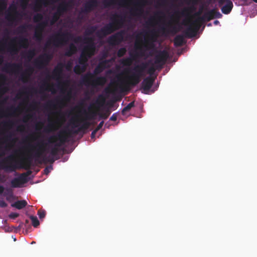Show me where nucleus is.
Segmentation results:
<instances>
[{
    "label": "nucleus",
    "mask_w": 257,
    "mask_h": 257,
    "mask_svg": "<svg viewBox=\"0 0 257 257\" xmlns=\"http://www.w3.org/2000/svg\"><path fill=\"white\" fill-rule=\"evenodd\" d=\"M46 145L47 144L42 141L38 142L36 145L28 144L27 148L30 149L31 151H35V152L33 155L30 154L27 158L21 161L22 166L21 167L26 170L30 169L32 164L33 158H35V161L40 164H41L42 162H49L53 163L55 161L53 158L48 160L45 156H43V154L46 150L45 147Z\"/></svg>",
    "instance_id": "f257e3e1"
},
{
    "label": "nucleus",
    "mask_w": 257,
    "mask_h": 257,
    "mask_svg": "<svg viewBox=\"0 0 257 257\" xmlns=\"http://www.w3.org/2000/svg\"><path fill=\"white\" fill-rule=\"evenodd\" d=\"M222 17V14L216 9L208 11L202 17H199L194 21L191 25L186 28L184 32L185 36L189 38L194 37L200 29L202 23L208 22L213 19H220Z\"/></svg>",
    "instance_id": "f03ea898"
},
{
    "label": "nucleus",
    "mask_w": 257,
    "mask_h": 257,
    "mask_svg": "<svg viewBox=\"0 0 257 257\" xmlns=\"http://www.w3.org/2000/svg\"><path fill=\"white\" fill-rule=\"evenodd\" d=\"M70 40H73L75 43H80L82 40L81 36L74 37L73 35L69 32L59 31L51 37L46 42L45 46L48 48L52 44L55 47H59L66 45Z\"/></svg>",
    "instance_id": "7ed1b4c3"
},
{
    "label": "nucleus",
    "mask_w": 257,
    "mask_h": 257,
    "mask_svg": "<svg viewBox=\"0 0 257 257\" xmlns=\"http://www.w3.org/2000/svg\"><path fill=\"white\" fill-rule=\"evenodd\" d=\"M111 22L105 25L100 30L96 32V34L97 37H104L122 28L125 22V18L121 15L115 14L111 17Z\"/></svg>",
    "instance_id": "20e7f679"
},
{
    "label": "nucleus",
    "mask_w": 257,
    "mask_h": 257,
    "mask_svg": "<svg viewBox=\"0 0 257 257\" xmlns=\"http://www.w3.org/2000/svg\"><path fill=\"white\" fill-rule=\"evenodd\" d=\"M148 67L147 63L142 62L140 64L136 65L132 68H127L125 72L130 73L129 84L132 86H136L141 81L142 77L144 75V72Z\"/></svg>",
    "instance_id": "39448f33"
},
{
    "label": "nucleus",
    "mask_w": 257,
    "mask_h": 257,
    "mask_svg": "<svg viewBox=\"0 0 257 257\" xmlns=\"http://www.w3.org/2000/svg\"><path fill=\"white\" fill-rule=\"evenodd\" d=\"M84 42L87 45L82 50L78 59V63L80 65L87 66V61L89 58L95 54V46L92 38L86 37L84 39Z\"/></svg>",
    "instance_id": "423d86ee"
},
{
    "label": "nucleus",
    "mask_w": 257,
    "mask_h": 257,
    "mask_svg": "<svg viewBox=\"0 0 257 257\" xmlns=\"http://www.w3.org/2000/svg\"><path fill=\"white\" fill-rule=\"evenodd\" d=\"M107 79L104 76L95 77V74L89 72L83 76L81 79V83L86 86H91L96 87L97 86H102L105 85Z\"/></svg>",
    "instance_id": "0eeeda50"
},
{
    "label": "nucleus",
    "mask_w": 257,
    "mask_h": 257,
    "mask_svg": "<svg viewBox=\"0 0 257 257\" xmlns=\"http://www.w3.org/2000/svg\"><path fill=\"white\" fill-rule=\"evenodd\" d=\"M72 134V130H63L57 135L50 137L48 140V143L50 144L57 143V146H62L68 141V139L70 138Z\"/></svg>",
    "instance_id": "6e6552de"
},
{
    "label": "nucleus",
    "mask_w": 257,
    "mask_h": 257,
    "mask_svg": "<svg viewBox=\"0 0 257 257\" xmlns=\"http://www.w3.org/2000/svg\"><path fill=\"white\" fill-rule=\"evenodd\" d=\"M16 43L21 48H27L29 46L28 39L24 37H20L19 38H14L11 40L10 46L8 50L12 54H16L19 51V49L17 47L16 45L14 44Z\"/></svg>",
    "instance_id": "1a4fd4ad"
},
{
    "label": "nucleus",
    "mask_w": 257,
    "mask_h": 257,
    "mask_svg": "<svg viewBox=\"0 0 257 257\" xmlns=\"http://www.w3.org/2000/svg\"><path fill=\"white\" fill-rule=\"evenodd\" d=\"M135 49L139 51H135L134 53H130V57L122 59L121 63L123 66H130L131 65L133 60L145 56V51L142 46H139L137 43H136Z\"/></svg>",
    "instance_id": "9d476101"
},
{
    "label": "nucleus",
    "mask_w": 257,
    "mask_h": 257,
    "mask_svg": "<svg viewBox=\"0 0 257 257\" xmlns=\"http://www.w3.org/2000/svg\"><path fill=\"white\" fill-rule=\"evenodd\" d=\"M188 4H191V6L184 8L182 11L180 13L179 12H175L176 15L180 14L183 17H189L187 20V21L190 23V26L193 21H191L190 18L191 14L196 10L195 5L198 3V0H187Z\"/></svg>",
    "instance_id": "9b49d317"
},
{
    "label": "nucleus",
    "mask_w": 257,
    "mask_h": 257,
    "mask_svg": "<svg viewBox=\"0 0 257 257\" xmlns=\"http://www.w3.org/2000/svg\"><path fill=\"white\" fill-rule=\"evenodd\" d=\"M70 123L73 127H77L80 126L77 130L74 132V134L87 130L90 125V123L84 119H80L79 117L73 118L70 120Z\"/></svg>",
    "instance_id": "f8f14e48"
},
{
    "label": "nucleus",
    "mask_w": 257,
    "mask_h": 257,
    "mask_svg": "<svg viewBox=\"0 0 257 257\" xmlns=\"http://www.w3.org/2000/svg\"><path fill=\"white\" fill-rule=\"evenodd\" d=\"M14 157L12 155L7 157L0 163L1 168L6 171L13 172L17 169V165L14 163Z\"/></svg>",
    "instance_id": "ddd939ff"
},
{
    "label": "nucleus",
    "mask_w": 257,
    "mask_h": 257,
    "mask_svg": "<svg viewBox=\"0 0 257 257\" xmlns=\"http://www.w3.org/2000/svg\"><path fill=\"white\" fill-rule=\"evenodd\" d=\"M71 96V91L69 90L67 92V94L63 97L62 99L57 98L54 100H51L47 102L46 107L48 108L55 109L57 106H62L64 104V101H67L69 100Z\"/></svg>",
    "instance_id": "4468645a"
},
{
    "label": "nucleus",
    "mask_w": 257,
    "mask_h": 257,
    "mask_svg": "<svg viewBox=\"0 0 257 257\" xmlns=\"http://www.w3.org/2000/svg\"><path fill=\"white\" fill-rule=\"evenodd\" d=\"M147 0H138L133 8L130 10V14L133 17H140L144 13L143 8L147 4Z\"/></svg>",
    "instance_id": "2eb2a0df"
},
{
    "label": "nucleus",
    "mask_w": 257,
    "mask_h": 257,
    "mask_svg": "<svg viewBox=\"0 0 257 257\" xmlns=\"http://www.w3.org/2000/svg\"><path fill=\"white\" fill-rule=\"evenodd\" d=\"M32 171L28 170L26 173L21 174L19 177L15 178L11 181V185L13 187H20V185L27 183L28 181V177L31 175Z\"/></svg>",
    "instance_id": "dca6fc26"
},
{
    "label": "nucleus",
    "mask_w": 257,
    "mask_h": 257,
    "mask_svg": "<svg viewBox=\"0 0 257 257\" xmlns=\"http://www.w3.org/2000/svg\"><path fill=\"white\" fill-rule=\"evenodd\" d=\"M124 34L125 32L123 30L116 33L108 38V43L113 46L119 45L123 41Z\"/></svg>",
    "instance_id": "f3484780"
},
{
    "label": "nucleus",
    "mask_w": 257,
    "mask_h": 257,
    "mask_svg": "<svg viewBox=\"0 0 257 257\" xmlns=\"http://www.w3.org/2000/svg\"><path fill=\"white\" fill-rule=\"evenodd\" d=\"M13 12V14L8 13L6 16V20L11 24L17 22L22 17V15L17 10V7L15 5H11L9 8Z\"/></svg>",
    "instance_id": "a211bd4d"
},
{
    "label": "nucleus",
    "mask_w": 257,
    "mask_h": 257,
    "mask_svg": "<svg viewBox=\"0 0 257 257\" xmlns=\"http://www.w3.org/2000/svg\"><path fill=\"white\" fill-rule=\"evenodd\" d=\"M169 57V54L167 50L160 51L155 56V63L160 65L162 67L166 63Z\"/></svg>",
    "instance_id": "6ab92c4d"
},
{
    "label": "nucleus",
    "mask_w": 257,
    "mask_h": 257,
    "mask_svg": "<svg viewBox=\"0 0 257 257\" xmlns=\"http://www.w3.org/2000/svg\"><path fill=\"white\" fill-rule=\"evenodd\" d=\"M47 21L38 23L36 26L34 33V38L38 41H41L43 39V33L45 28L47 26Z\"/></svg>",
    "instance_id": "aec40b11"
},
{
    "label": "nucleus",
    "mask_w": 257,
    "mask_h": 257,
    "mask_svg": "<svg viewBox=\"0 0 257 257\" xmlns=\"http://www.w3.org/2000/svg\"><path fill=\"white\" fill-rule=\"evenodd\" d=\"M179 31L175 25H173L170 22L167 24V27L162 26L160 31L163 36H167L169 34H175Z\"/></svg>",
    "instance_id": "412c9836"
},
{
    "label": "nucleus",
    "mask_w": 257,
    "mask_h": 257,
    "mask_svg": "<svg viewBox=\"0 0 257 257\" xmlns=\"http://www.w3.org/2000/svg\"><path fill=\"white\" fill-rule=\"evenodd\" d=\"M218 2L219 6L222 7L221 10L222 13L227 15L230 13L233 7L230 0H218Z\"/></svg>",
    "instance_id": "4be33fe9"
},
{
    "label": "nucleus",
    "mask_w": 257,
    "mask_h": 257,
    "mask_svg": "<svg viewBox=\"0 0 257 257\" xmlns=\"http://www.w3.org/2000/svg\"><path fill=\"white\" fill-rule=\"evenodd\" d=\"M158 37L156 31L152 30L150 31V35L148 40L146 41L144 47L146 50L153 49L155 47L154 43L156 41Z\"/></svg>",
    "instance_id": "5701e85b"
},
{
    "label": "nucleus",
    "mask_w": 257,
    "mask_h": 257,
    "mask_svg": "<svg viewBox=\"0 0 257 257\" xmlns=\"http://www.w3.org/2000/svg\"><path fill=\"white\" fill-rule=\"evenodd\" d=\"M22 70V66L19 64L8 63L5 65L3 68V71L9 73L10 72L14 73H18Z\"/></svg>",
    "instance_id": "b1692460"
},
{
    "label": "nucleus",
    "mask_w": 257,
    "mask_h": 257,
    "mask_svg": "<svg viewBox=\"0 0 257 257\" xmlns=\"http://www.w3.org/2000/svg\"><path fill=\"white\" fill-rule=\"evenodd\" d=\"M110 60H104L100 61L93 71V74L98 75L102 72L106 68L109 67V63Z\"/></svg>",
    "instance_id": "393cba45"
},
{
    "label": "nucleus",
    "mask_w": 257,
    "mask_h": 257,
    "mask_svg": "<svg viewBox=\"0 0 257 257\" xmlns=\"http://www.w3.org/2000/svg\"><path fill=\"white\" fill-rule=\"evenodd\" d=\"M98 5V0H89L84 5L81 12L83 13L87 14L96 8Z\"/></svg>",
    "instance_id": "a878e982"
},
{
    "label": "nucleus",
    "mask_w": 257,
    "mask_h": 257,
    "mask_svg": "<svg viewBox=\"0 0 257 257\" xmlns=\"http://www.w3.org/2000/svg\"><path fill=\"white\" fill-rule=\"evenodd\" d=\"M64 67V63H59L52 72V78L54 79L57 80L60 79L62 75Z\"/></svg>",
    "instance_id": "bb28decb"
},
{
    "label": "nucleus",
    "mask_w": 257,
    "mask_h": 257,
    "mask_svg": "<svg viewBox=\"0 0 257 257\" xmlns=\"http://www.w3.org/2000/svg\"><path fill=\"white\" fill-rule=\"evenodd\" d=\"M155 81V78L148 76L145 78L142 82V87L144 90L149 91L152 87Z\"/></svg>",
    "instance_id": "cd10ccee"
},
{
    "label": "nucleus",
    "mask_w": 257,
    "mask_h": 257,
    "mask_svg": "<svg viewBox=\"0 0 257 257\" xmlns=\"http://www.w3.org/2000/svg\"><path fill=\"white\" fill-rule=\"evenodd\" d=\"M34 64L37 68L43 69L46 67L48 65V63L43 57H41V55H40L38 58L35 60Z\"/></svg>",
    "instance_id": "c85d7f7f"
},
{
    "label": "nucleus",
    "mask_w": 257,
    "mask_h": 257,
    "mask_svg": "<svg viewBox=\"0 0 257 257\" xmlns=\"http://www.w3.org/2000/svg\"><path fill=\"white\" fill-rule=\"evenodd\" d=\"M34 71V69L32 67H29L28 69H27L24 72L22 73L21 75V80L24 82H26L29 77L31 75V74L33 73Z\"/></svg>",
    "instance_id": "c756f323"
},
{
    "label": "nucleus",
    "mask_w": 257,
    "mask_h": 257,
    "mask_svg": "<svg viewBox=\"0 0 257 257\" xmlns=\"http://www.w3.org/2000/svg\"><path fill=\"white\" fill-rule=\"evenodd\" d=\"M69 6V3L68 2L65 1L62 2L58 6L56 12L60 15H62L64 13L67 11Z\"/></svg>",
    "instance_id": "7c9ffc66"
},
{
    "label": "nucleus",
    "mask_w": 257,
    "mask_h": 257,
    "mask_svg": "<svg viewBox=\"0 0 257 257\" xmlns=\"http://www.w3.org/2000/svg\"><path fill=\"white\" fill-rule=\"evenodd\" d=\"M27 205V202L25 200H18L11 204L12 207H15L18 209H22L25 207Z\"/></svg>",
    "instance_id": "2f4dec72"
},
{
    "label": "nucleus",
    "mask_w": 257,
    "mask_h": 257,
    "mask_svg": "<svg viewBox=\"0 0 257 257\" xmlns=\"http://www.w3.org/2000/svg\"><path fill=\"white\" fill-rule=\"evenodd\" d=\"M6 80V76L4 74H0V81L1 82V84H0V89L4 94L9 90L8 87L4 86Z\"/></svg>",
    "instance_id": "473e14b6"
},
{
    "label": "nucleus",
    "mask_w": 257,
    "mask_h": 257,
    "mask_svg": "<svg viewBox=\"0 0 257 257\" xmlns=\"http://www.w3.org/2000/svg\"><path fill=\"white\" fill-rule=\"evenodd\" d=\"M77 51L76 46L73 43L69 45V49L65 53V55L67 57H71Z\"/></svg>",
    "instance_id": "72a5a7b5"
},
{
    "label": "nucleus",
    "mask_w": 257,
    "mask_h": 257,
    "mask_svg": "<svg viewBox=\"0 0 257 257\" xmlns=\"http://www.w3.org/2000/svg\"><path fill=\"white\" fill-rule=\"evenodd\" d=\"M87 68V65H76L73 69V71L76 74H80L84 72Z\"/></svg>",
    "instance_id": "f704fd0d"
},
{
    "label": "nucleus",
    "mask_w": 257,
    "mask_h": 257,
    "mask_svg": "<svg viewBox=\"0 0 257 257\" xmlns=\"http://www.w3.org/2000/svg\"><path fill=\"white\" fill-rule=\"evenodd\" d=\"M184 36L181 35H178L175 37L174 40V44L176 47L181 46L184 43Z\"/></svg>",
    "instance_id": "c9c22d12"
},
{
    "label": "nucleus",
    "mask_w": 257,
    "mask_h": 257,
    "mask_svg": "<svg viewBox=\"0 0 257 257\" xmlns=\"http://www.w3.org/2000/svg\"><path fill=\"white\" fill-rule=\"evenodd\" d=\"M105 102V97L102 94H100L98 96V97L96 100L95 103L99 106H102L104 104Z\"/></svg>",
    "instance_id": "e433bc0d"
},
{
    "label": "nucleus",
    "mask_w": 257,
    "mask_h": 257,
    "mask_svg": "<svg viewBox=\"0 0 257 257\" xmlns=\"http://www.w3.org/2000/svg\"><path fill=\"white\" fill-rule=\"evenodd\" d=\"M60 146H58L57 145V143L55 144L54 146L52 147L51 149L50 154L53 157H55L57 156L59 152V147Z\"/></svg>",
    "instance_id": "4c0bfd02"
},
{
    "label": "nucleus",
    "mask_w": 257,
    "mask_h": 257,
    "mask_svg": "<svg viewBox=\"0 0 257 257\" xmlns=\"http://www.w3.org/2000/svg\"><path fill=\"white\" fill-rule=\"evenodd\" d=\"M135 106L134 101H132L129 103L126 106H125L121 111V113L122 115H124L125 114V112L129 111L132 107Z\"/></svg>",
    "instance_id": "58836bf2"
},
{
    "label": "nucleus",
    "mask_w": 257,
    "mask_h": 257,
    "mask_svg": "<svg viewBox=\"0 0 257 257\" xmlns=\"http://www.w3.org/2000/svg\"><path fill=\"white\" fill-rule=\"evenodd\" d=\"M30 218L32 221V225L34 227H37L39 225L40 222L36 216L31 215Z\"/></svg>",
    "instance_id": "ea45409f"
},
{
    "label": "nucleus",
    "mask_w": 257,
    "mask_h": 257,
    "mask_svg": "<svg viewBox=\"0 0 257 257\" xmlns=\"http://www.w3.org/2000/svg\"><path fill=\"white\" fill-rule=\"evenodd\" d=\"M43 19V16L40 13H37L34 15L33 17V21L35 23H41Z\"/></svg>",
    "instance_id": "a19ab883"
},
{
    "label": "nucleus",
    "mask_w": 257,
    "mask_h": 257,
    "mask_svg": "<svg viewBox=\"0 0 257 257\" xmlns=\"http://www.w3.org/2000/svg\"><path fill=\"white\" fill-rule=\"evenodd\" d=\"M35 54V50L34 49L30 50L26 53L25 57L30 60L33 58Z\"/></svg>",
    "instance_id": "79ce46f5"
},
{
    "label": "nucleus",
    "mask_w": 257,
    "mask_h": 257,
    "mask_svg": "<svg viewBox=\"0 0 257 257\" xmlns=\"http://www.w3.org/2000/svg\"><path fill=\"white\" fill-rule=\"evenodd\" d=\"M41 57H43L46 61L49 64L50 61L53 58V55L52 54L49 53H44L41 55Z\"/></svg>",
    "instance_id": "37998d69"
},
{
    "label": "nucleus",
    "mask_w": 257,
    "mask_h": 257,
    "mask_svg": "<svg viewBox=\"0 0 257 257\" xmlns=\"http://www.w3.org/2000/svg\"><path fill=\"white\" fill-rule=\"evenodd\" d=\"M96 30V26H91L88 28L86 30V34L87 35H92Z\"/></svg>",
    "instance_id": "c03bdc74"
},
{
    "label": "nucleus",
    "mask_w": 257,
    "mask_h": 257,
    "mask_svg": "<svg viewBox=\"0 0 257 257\" xmlns=\"http://www.w3.org/2000/svg\"><path fill=\"white\" fill-rule=\"evenodd\" d=\"M46 86L45 89L46 90L51 91L52 93H55V91H53V86L49 85L48 83L45 82L41 86V89H44V87Z\"/></svg>",
    "instance_id": "a18cd8bd"
},
{
    "label": "nucleus",
    "mask_w": 257,
    "mask_h": 257,
    "mask_svg": "<svg viewBox=\"0 0 257 257\" xmlns=\"http://www.w3.org/2000/svg\"><path fill=\"white\" fill-rule=\"evenodd\" d=\"M61 16V15H60L57 12L54 13L51 21V24L53 25L55 23H56L59 20Z\"/></svg>",
    "instance_id": "49530a36"
},
{
    "label": "nucleus",
    "mask_w": 257,
    "mask_h": 257,
    "mask_svg": "<svg viewBox=\"0 0 257 257\" xmlns=\"http://www.w3.org/2000/svg\"><path fill=\"white\" fill-rule=\"evenodd\" d=\"M126 52V49L125 47L120 48L117 52V56L118 57H121L123 56Z\"/></svg>",
    "instance_id": "de8ad7c7"
},
{
    "label": "nucleus",
    "mask_w": 257,
    "mask_h": 257,
    "mask_svg": "<svg viewBox=\"0 0 257 257\" xmlns=\"http://www.w3.org/2000/svg\"><path fill=\"white\" fill-rule=\"evenodd\" d=\"M110 112L109 109H107L105 112L101 113L99 114V117L102 119H105L109 116Z\"/></svg>",
    "instance_id": "09e8293b"
},
{
    "label": "nucleus",
    "mask_w": 257,
    "mask_h": 257,
    "mask_svg": "<svg viewBox=\"0 0 257 257\" xmlns=\"http://www.w3.org/2000/svg\"><path fill=\"white\" fill-rule=\"evenodd\" d=\"M28 27H29V25H21L17 28V30L19 33H23L26 31V30Z\"/></svg>",
    "instance_id": "8fccbe9b"
},
{
    "label": "nucleus",
    "mask_w": 257,
    "mask_h": 257,
    "mask_svg": "<svg viewBox=\"0 0 257 257\" xmlns=\"http://www.w3.org/2000/svg\"><path fill=\"white\" fill-rule=\"evenodd\" d=\"M7 6V2L5 0H0V12L5 10Z\"/></svg>",
    "instance_id": "3c124183"
},
{
    "label": "nucleus",
    "mask_w": 257,
    "mask_h": 257,
    "mask_svg": "<svg viewBox=\"0 0 257 257\" xmlns=\"http://www.w3.org/2000/svg\"><path fill=\"white\" fill-rule=\"evenodd\" d=\"M55 125L54 123H50L48 126V128H46L45 131L47 132H51L52 131L55 130Z\"/></svg>",
    "instance_id": "603ef678"
},
{
    "label": "nucleus",
    "mask_w": 257,
    "mask_h": 257,
    "mask_svg": "<svg viewBox=\"0 0 257 257\" xmlns=\"http://www.w3.org/2000/svg\"><path fill=\"white\" fill-rule=\"evenodd\" d=\"M156 19L155 17H151L149 19V20L146 22V24L149 26H153L154 24V21Z\"/></svg>",
    "instance_id": "864d4df0"
},
{
    "label": "nucleus",
    "mask_w": 257,
    "mask_h": 257,
    "mask_svg": "<svg viewBox=\"0 0 257 257\" xmlns=\"http://www.w3.org/2000/svg\"><path fill=\"white\" fill-rule=\"evenodd\" d=\"M38 215L40 219H42L45 217L46 215V212L45 210H39L38 211Z\"/></svg>",
    "instance_id": "5fc2aeb1"
},
{
    "label": "nucleus",
    "mask_w": 257,
    "mask_h": 257,
    "mask_svg": "<svg viewBox=\"0 0 257 257\" xmlns=\"http://www.w3.org/2000/svg\"><path fill=\"white\" fill-rule=\"evenodd\" d=\"M167 3V0H159L157 2V5L159 6L165 7L166 6Z\"/></svg>",
    "instance_id": "6e6d98bb"
},
{
    "label": "nucleus",
    "mask_w": 257,
    "mask_h": 257,
    "mask_svg": "<svg viewBox=\"0 0 257 257\" xmlns=\"http://www.w3.org/2000/svg\"><path fill=\"white\" fill-rule=\"evenodd\" d=\"M19 216V213H14V212L11 213L9 215V217L10 218L13 219H15V218H17Z\"/></svg>",
    "instance_id": "4d7b16f0"
},
{
    "label": "nucleus",
    "mask_w": 257,
    "mask_h": 257,
    "mask_svg": "<svg viewBox=\"0 0 257 257\" xmlns=\"http://www.w3.org/2000/svg\"><path fill=\"white\" fill-rule=\"evenodd\" d=\"M3 124L4 126L5 127H7V126L11 127L14 125V122L12 121H7V122L6 121L4 122H3Z\"/></svg>",
    "instance_id": "13d9d810"
},
{
    "label": "nucleus",
    "mask_w": 257,
    "mask_h": 257,
    "mask_svg": "<svg viewBox=\"0 0 257 257\" xmlns=\"http://www.w3.org/2000/svg\"><path fill=\"white\" fill-rule=\"evenodd\" d=\"M72 66V63L70 61L68 62L66 64H64V67H65L66 69L68 71L71 69Z\"/></svg>",
    "instance_id": "bf43d9fd"
},
{
    "label": "nucleus",
    "mask_w": 257,
    "mask_h": 257,
    "mask_svg": "<svg viewBox=\"0 0 257 257\" xmlns=\"http://www.w3.org/2000/svg\"><path fill=\"white\" fill-rule=\"evenodd\" d=\"M52 169H53V168H52V166H50L49 167H47L44 170V174L46 175H48L50 173V171L51 170H52Z\"/></svg>",
    "instance_id": "052dcab7"
},
{
    "label": "nucleus",
    "mask_w": 257,
    "mask_h": 257,
    "mask_svg": "<svg viewBox=\"0 0 257 257\" xmlns=\"http://www.w3.org/2000/svg\"><path fill=\"white\" fill-rule=\"evenodd\" d=\"M7 206V203L4 200H0V207L5 208Z\"/></svg>",
    "instance_id": "680f3d73"
},
{
    "label": "nucleus",
    "mask_w": 257,
    "mask_h": 257,
    "mask_svg": "<svg viewBox=\"0 0 257 257\" xmlns=\"http://www.w3.org/2000/svg\"><path fill=\"white\" fill-rule=\"evenodd\" d=\"M117 113H113L110 117V120L115 121L117 119Z\"/></svg>",
    "instance_id": "e2e57ef3"
},
{
    "label": "nucleus",
    "mask_w": 257,
    "mask_h": 257,
    "mask_svg": "<svg viewBox=\"0 0 257 257\" xmlns=\"http://www.w3.org/2000/svg\"><path fill=\"white\" fill-rule=\"evenodd\" d=\"M29 0H21V5L25 8L29 2Z\"/></svg>",
    "instance_id": "0e129e2a"
},
{
    "label": "nucleus",
    "mask_w": 257,
    "mask_h": 257,
    "mask_svg": "<svg viewBox=\"0 0 257 257\" xmlns=\"http://www.w3.org/2000/svg\"><path fill=\"white\" fill-rule=\"evenodd\" d=\"M18 110V108L15 107H12L9 109H8V111L12 112L13 113H15Z\"/></svg>",
    "instance_id": "69168bd1"
},
{
    "label": "nucleus",
    "mask_w": 257,
    "mask_h": 257,
    "mask_svg": "<svg viewBox=\"0 0 257 257\" xmlns=\"http://www.w3.org/2000/svg\"><path fill=\"white\" fill-rule=\"evenodd\" d=\"M104 124V121H101L99 124L97 126L96 128H95V130L97 131H98L100 129H101L103 126Z\"/></svg>",
    "instance_id": "338daca9"
},
{
    "label": "nucleus",
    "mask_w": 257,
    "mask_h": 257,
    "mask_svg": "<svg viewBox=\"0 0 257 257\" xmlns=\"http://www.w3.org/2000/svg\"><path fill=\"white\" fill-rule=\"evenodd\" d=\"M155 70H156V69L155 68V67L153 66H152L149 69L148 73L150 74H152L155 71Z\"/></svg>",
    "instance_id": "774afa93"
}]
</instances>
